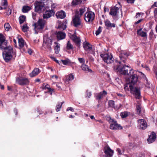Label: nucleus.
Segmentation results:
<instances>
[{
    "label": "nucleus",
    "mask_w": 157,
    "mask_h": 157,
    "mask_svg": "<svg viewBox=\"0 0 157 157\" xmlns=\"http://www.w3.org/2000/svg\"><path fill=\"white\" fill-rule=\"evenodd\" d=\"M56 16L58 18L63 19L66 17L65 12L63 11H58L56 13Z\"/></svg>",
    "instance_id": "obj_22"
},
{
    "label": "nucleus",
    "mask_w": 157,
    "mask_h": 157,
    "mask_svg": "<svg viewBox=\"0 0 157 157\" xmlns=\"http://www.w3.org/2000/svg\"><path fill=\"white\" fill-rule=\"evenodd\" d=\"M69 110H70L72 112H73L74 111V109L71 107H68L67 108V111H68Z\"/></svg>",
    "instance_id": "obj_53"
},
{
    "label": "nucleus",
    "mask_w": 157,
    "mask_h": 157,
    "mask_svg": "<svg viewBox=\"0 0 157 157\" xmlns=\"http://www.w3.org/2000/svg\"><path fill=\"white\" fill-rule=\"evenodd\" d=\"M126 83L124 85V89L125 91L128 90V78H126Z\"/></svg>",
    "instance_id": "obj_51"
},
{
    "label": "nucleus",
    "mask_w": 157,
    "mask_h": 157,
    "mask_svg": "<svg viewBox=\"0 0 157 157\" xmlns=\"http://www.w3.org/2000/svg\"><path fill=\"white\" fill-rule=\"evenodd\" d=\"M83 47L86 51H90L92 49V45L88 42L83 43Z\"/></svg>",
    "instance_id": "obj_26"
},
{
    "label": "nucleus",
    "mask_w": 157,
    "mask_h": 157,
    "mask_svg": "<svg viewBox=\"0 0 157 157\" xmlns=\"http://www.w3.org/2000/svg\"><path fill=\"white\" fill-rule=\"evenodd\" d=\"M82 70L86 72H89L92 73V71L90 69L89 67L85 64H82L81 65Z\"/></svg>",
    "instance_id": "obj_27"
},
{
    "label": "nucleus",
    "mask_w": 157,
    "mask_h": 157,
    "mask_svg": "<svg viewBox=\"0 0 157 157\" xmlns=\"http://www.w3.org/2000/svg\"><path fill=\"white\" fill-rule=\"evenodd\" d=\"M100 56L104 61L108 64L112 63L114 60L112 56L108 54H102Z\"/></svg>",
    "instance_id": "obj_8"
},
{
    "label": "nucleus",
    "mask_w": 157,
    "mask_h": 157,
    "mask_svg": "<svg viewBox=\"0 0 157 157\" xmlns=\"http://www.w3.org/2000/svg\"><path fill=\"white\" fill-rule=\"evenodd\" d=\"M92 94L91 92L90 91L88 90H87L86 91V97L90 98Z\"/></svg>",
    "instance_id": "obj_48"
},
{
    "label": "nucleus",
    "mask_w": 157,
    "mask_h": 157,
    "mask_svg": "<svg viewBox=\"0 0 157 157\" xmlns=\"http://www.w3.org/2000/svg\"><path fill=\"white\" fill-rule=\"evenodd\" d=\"M52 40L50 38H47L46 40L44 39L43 46L45 49L51 50L52 49L51 45H52Z\"/></svg>",
    "instance_id": "obj_11"
},
{
    "label": "nucleus",
    "mask_w": 157,
    "mask_h": 157,
    "mask_svg": "<svg viewBox=\"0 0 157 157\" xmlns=\"http://www.w3.org/2000/svg\"><path fill=\"white\" fill-rule=\"evenodd\" d=\"M57 39L58 40H61L64 39L66 36L65 33L62 32H58L57 34Z\"/></svg>",
    "instance_id": "obj_23"
},
{
    "label": "nucleus",
    "mask_w": 157,
    "mask_h": 157,
    "mask_svg": "<svg viewBox=\"0 0 157 157\" xmlns=\"http://www.w3.org/2000/svg\"><path fill=\"white\" fill-rule=\"evenodd\" d=\"M106 119L107 121H108L109 122L110 124L114 122V119H112L109 116H107L106 117Z\"/></svg>",
    "instance_id": "obj_42"
},
{
    "label": "nucleus",
    "mask_w": 157,
    "mask_h": 157,
    "mask_svg": "<svg viewBox=\"0 0 157 157\" xmlns=\"http://www.w3.org/2000/svg\"><path fill=\"white\" fill-rule=\"evenodd\" d=\"M78 60L80 63L82 64H85V60L84 58H79L78 59Z\"/></svg>",
    "instance_id": "obj_50"
},
{
    "label": "nucleus",
    "mask_w": 157,
    "mask_h": 157,
    "mask_svg": "<svg viewBox=\"0 0 157 157\" xmlns=\"http://www.w3.org/2000/svg\"><path fill=\"white\" fill-rule=\"evenodd\" d=\"M79 16V12L76 11L75 12V16L73 17L72 23L73 25L75 27H77L81 26L82 27L83 26L82 24L81 23V20Z\"/></svg>",
    "instance_id": "obj_4"
},
{
    "label": "nucleus",
    "mask_w": 157,
    "mask_h": 157,
    "mask_svg": "<svg viewBox=\"0 0 157 157\" xmlns=\"http://www.w3.org/2000/svg\"><path fill=\"white\" fill-rule=\"evenodd\" d=\"M70 38L75 43L76 46L80 48L81 40L79 37H78L75 34H71Z\"/></svg>",
    "instance_id": "obj_13"
},
{
    "label": "nucleus",
    "mask_w": 157,
    "mask_h": 157,
    "mask_svg": "<svg viewBox=\"0 0 157 157\" xmlns=\"http://www.w3.org/2000/svg\"><path fill=\"white\" fill-rule=\"evenodd\" d=\"M95 17L94 13L90 11L86 13L84 15V20L86 22L93 21Z\"/></svg>",
    "instance_id": "obj_7"
},
{
    "label": "nucleus",
    "mask_w": 157,
    "mask_h": 157,
    "mask_svg": "<svg viewBox=\"0 0 157 157\" xmlns=\"http://www.w3.org/2000/svg\"><path fill=\"white\" fill-rule=\"evenodd\" d=\"M31 9V8L29 6H24L22 7V11L23 13H27Z\"/></svg>",
    "instance_id": "obj_34"
},
{
    "label": "nucleus",
    "mask_w": 157,
    "mask_h": 157,
    "mask_svg": "<svg viewBox=\"0 0 157 157\" xmlns=\"http://www.w3.org/2000/svg\"><path fill=\"white\" fill-rule=\"evenodd\" d=\"M101 26H99L97 30L96 31L95 34L96 35L98 36L99 35L101 32Z\"/></svg>",
    "instance_id": "obj_47"
},
{
    "label": "nucleus",
    "mask_w": 157,
    "mask_h": 157,
    "mask_svg": "<svg viewBox=\"0 0 157 157\" xmlns=\"http://www.w3.org/2000/svg\"><path fill=\"white\" fill-rule=\"evenodd\" d=\"M53 89H52L50 87H49L48 90V91L47 92V93H49L50 92H51L52 91H53Z\"/></svg>",
    "instance_id": "obj_63"
},
{
    "label": "nucleus",
    "mask_w": 157,
    "mask_h": 157,
    "mask_svg": "<svg viewBox=\"0 0 157 157\" xmlns=\"http://www.w3.org/2000/svg\"><path fill=\"white\" fill-rule=\"evenodd\" d=\"M138 72L139 74V75H140L141 77L144 78L146 80V81L147 82V78L146 77V76L144 75V74L141 72L138 71Z\"/></svg>",
    "instance_id": "obj_49"
},
{
    "label": "nucleus",
    "mask_w": 157,
    "mask_h": 157,
    "mask_svg": "<svg viewBox=\"0 0 157 157\" xmlns=\"http://www.w3.org/2000/svg\"><path fill=\"white\" fill-rule=\"evenodd\" d=\"M117 151L119 153V154H121V151L120 149L117 148Z\"/></svg>",
    "instance_id": "obj_62"
},
{
    "label": "nucleus",
    "mask_w": 157,
    "mask_h": 157,
    "mask_svg": "<svg viewBox=\"0 0 157 157\" xmlns=\"http://www.w3.org/2000/svg\"><path fill=\"white\" fill-rule=\"evenodd\" d=\"M107 92L106 91L103 90L102 92L96 94L95 96V98L98 101V102H99V101L102 99L104 96L107 95Z\"/></svg>",
    "instance_id": "obj_17"
},
{
    "label": "nucleus",
    "mask_w": 157,
    "mask_h": 157,
    "mask_svg": "<svg viewBox=\"0 0 157 157\" xmlns=\"http://www.w3.org/2000/svg\"><path fill=\"white\" fill-rule=\"evenodd\" d=\"M109 128L110 129L113 130L121 129L122 128L121 125L118 124L117 121H115L110 124Z\"/></svg>",
    "instance_id": "obj_16"
},
{
    "label": "nucleus",
    "mask_w": 157,
    "mask_h": 157,
    "mask_svg": "<svg viewBox=\"0 0 157 157\" xmlns=\"http://www.w3.org/2000/svg\"><path fill=\"white\" fill-rule=\"evenodd\" d=\"M7 13L8 14H10L11 13H12V10L10 8H7Z\"/></svg>",
    "instance_id": "obj_60"
},
{
    "label": "nucleus",
    "mask_w": 157,
    "mask_h": 157,
    "mask_svg": "<svg viewBox=\"0 0 157 157\" xmlns=\"http://www.w3.org/2000/svg\"><path fill=\"white\" fill-rule=\"evenodd\" d=\"M120 116L122 118H126L128 116V112L124 111L121 112L120 113Z\"/></svg>",
    "instance_id": "obj_39"
},
{
    "label": "nucleus",
    "mask_w": 157,
    "mask_h": 157,
    "mask_svg": "<svg viewBox=\"0 0 157 157\" xmlns=\"http://www.w3.org/2000/svg\"><path fill=\"white\" fill-rule=\"evenodd\" d=\"M134 71L132 69L130 70L129 72V74H128V75L130 76H132V75H136V74H134Z\"/></svg>",
    "instance_id": "obj_52"
},
{
    "label": "nucleus",
    "mask_w": 157,
    "mask_h": 157,
    "mask_svg": "<svg viewBox=\"0 0 157 157\" xmlns=\"http://www.w3.org/2000/svg\"><path fill=\"white\" fill-rule=\"evenodd\" d=\"M27 52L29 55H31L32 53V51L30 49H28Z\"/></svg>",
    "instance_id": "obj_59"
},
{
    "label": "nucleus",
    "mask_w": 157,
    "mask_h": 157,
    "mask_svg": "<svg viewBox=\"0 0 157 157\" xmlns=\"http://www.w3.org/2000/svg\"><path fill=\"white\" fill-rule=\"evenodd\" d=\"M116 94L118 96L122 97L123 98H124V96H125L124 95H123V94H120L119 93H117Z\"/></svg>",
    "instance_id": "obj_58"
},
{
    "label": "nucleus",
    "mask_w": 157,
    "mask_h": 157,
    "mask_svg": "<svg viewBox=\"0 0 157 157\" xmlns=\"http://www.w3.org/2000/svg\"><path fill=\"white\" fill-rule=\"evenodd\" d=\"M0 6V10L6 9L8 6L7 0H2Z\"/></svg>",
    "instance_id": "obj_25"
},
{
    "label": "nucleus",
    "mask_w": 157,
    "mask_h": 157,
    "mask_svg": "<svg viewBox=\"0 0 157 157\" xmlns=\"http://www.w3.org/2000/svg\"><path fill=\"white\" fill-rule=\"evenodd\" d=\"M4 28L7 31H9L10 29L11 28L9 24L8 23H6L5 24Z\"/></svg>",
    "instance_id": "obj_41"
},
{
    "label": "nucleus",
    "mask_w": 157,
    "mask_h": 157,
    "mask_svg": "<svg viewBox=\"0 0 157 157\" xmlns=\"http://www.w3.org/2000/svg\"><path fill=\"white\" fill-rule=\"evenodd\" d=\"M130 78H128V84L131 85L129 86L131 92L135 95L136 98L139 99L140 96V90L139 88L134 87L132 86V85H134L136 84L137 81L138 77L136 75H132L129 77Z\"/></svg>",
    "instance_id": "obj_3"
},
{
    "label": "nucleus",
    "mask_w": 157,
    "mask_h": 157,
    "mask_svg": "<svg viewBox=\"0 0 157 157\" xmlns=\"http://www.w3.org/2000/svg\"><path fill=\"white\" fill-rule=\"evenodd\" d=\"M64 103V102H62L61 104H59L57 105L56 106V110L57 112H58L60 110V109L61 107L62 104Z\"/></svg>",
    "instance_id": "obj_44"
},
{
    "label": "nucleus",
    "mask_w": 157,
    "mask_h": 157,
    "mask_svg": "<svg viewBox=\"0 0 157 157\" xmlns=\"http://www.w3.org/2000/svg\"><path fill=\"white\" fill-rule=\"evenodd\" d=\"M138 127L139 128L144 129L147 127V124L145 121L143 119H140L137 121Z\"/></svg>",
    "instance_id": "obj_14"
},
{
    "label": "nucleus",
    "mask_w": 157,
    "mask_h": 157,
    "mask_svg": "<svg viewBox=\"0 0 157 157\" xmlns=\"http://www.w3.org/2000/svg\"><path fill=\"white\" fill-rule=\"evenodd\" d=\"M44 2H38L35 3V10L36 12L41 10L42 9H44Z\"/></svg>",
    "instance_id": "obj_15"
},
{
    "label": "nucleus",
    "mask_w": 157,
    "mask_h": 157,
    "mask_svg": "<svg viewBox=\"0 0 157 157\" xmlns=\"http://www.w3.org/2000/svg\"><path fill=\"white\" fill-rule=\"evenodd\" d=\"M140 13H136V18H139L140 16Z\"/></svg>",
    "instance_id": "obj_61"
},
{
    "label": "nucleus",
    "mask_w": 157,
    "mask_h": 157,
    "mask_svg": "<svg viewBox=\"0 0 157 157\" xmlns=\"http://www.w3.org/2000/svg\"><path fill=\"white\" fill-rule=\"evenodd\" d=\"M142 19H141L140 20H139L138 21L135 22V24L136 25L137 24H138L140 22L142 21Z\"/></svg>",
    "instance_id": "obj_64"
},
{
    "label": "nucleus",
    "mask_w": 157,
    "mask_h": 157,
    "mask_svg": "<svg viewBox=\"0 0 157 157\" xmlns=\"http://www.w3.org/2000/svg\"><path fill=\"white\" fill-rule=\"evenodd\" d=\"M26 17L25 15H22L19 17V21L20 24L23 23L26 21Z\"/></svg>",
    "instance_id": "obj_33"
},
{
    "label": "nucleus",
    "mask_w": 157,
    "mask_h": 157,
    "mask_svg": "<svg viewBox=\"0 0 157 157\" xmlns=\"http://www.w3.org/2000/svg\"><path fill=\"white\" fill-rule=\"evenodd\" d=\"M105 26L107 29L111 28L112 27H115V24L114 23H111L109 20H106L105 22Z\"/></svg>",
    "instance_id": "obj_24"
},
{
    "label": "nucleus",
    "mask_w": 157,
    "mask_h": 157,
    "mask_svg": "<svg viewBox=\"0 0 157 157\" xmlns=\"http://www.w3.org/2000/svg\"><path fill=\"white\" fill-rule=\"evenodd\" d=\"M66 49L68 50L73 49V45L70 43V41H68L67 44Z\"/></svg>",
    "instance_id": "obj_35"
},
{
    "label": "nucleus",
    "mask_w": 157,
    "mask_h": 157,
    "mask_svg": "<svg viewBox=\"0 0 157 157\" xmlns=\"http://www.w3.org/2000/svg\"><path fill=\"white\" fill-rule=\"evenodd\" d=\"M36 111L40 114L42 113V112L39 108H37L36 109Z\"/></svg>",
    "instance_id": "obj_57"
},
{
    "label": "nucleus",
    "mask_w": 157,
    "mask_h": 157,
    "mask_svg": "<svg viewBox=\"0 0 157 157\" xmlns=\"http://www.w3.org/2000/svg\"><path fill=\"white\" fill-rule=\"evenodd\" d=\"M13 111L15 114V115L17 116V115L18 112V110L16 108H15L14 109Z\"/></svg>",
    "instance_id": "obj_54"
},
{
    "label": "nucleus",
    "mask_w": 157,
    "mask_h": 157,
    "mask_svg": "<svg viewBox=\"0 0 157 157\" xmlns=\"http://www.w3.org/2000/svg\"><path fill=\"white\" fill-rule=\"evenodd\" d=\"M66 25H65L63 24H59L58 26V28L60 30H64L66 29Z\"/></svg>",
    "instance_id": "obj_38"
},
{
    "label": "nucleus",
    "mask_w": 157,
    "mask_h": 157,
    "mask_svg": "<svg viewBox=\"0 0 157 157\" xmlns=\"http://www.w3.org/2000/svg\"><path fill=\"white\" fill-rule=\"evenodd\" d=\"M55 12L53 10H46L43 15V18L44 19H47L50 18L52 16H54Z\"/></svg>",
    "instance_id": "obj_12"
},
{
    "label": "nucleus",
    "mask_w": 157,
    "mask_h": 157,
    "mask_svg": "<svg viewBox=\"0 0 157 157\" xmlns=\"http://www.w3.org/2000/svg\"><path fill=\"white\" fill-rule=\"evenodd\" d=\"M51 58L52 59H53L57 63L59 64V61L58 60L56 59V58H55L54 57H51Z\"/></svg>",
    "instance_id": "obj_56"
},
{
    "label": "nucleus",
    "mask_w": 157,
    "mask_h": 157,
    "mask_svg": "<svg viewBox=\"0 0 157 157\" xmlns=\"http://www.w3.org/2000/svg\"><path fill=\"white\" fill-rule=\"evenodd\" d=\"M120 58L121 60V61L118 62L117 60H116L115 62L119 63V65L118 64L117 65H115L113 66L114 70L116 72H119L121 74L123 75H128L127 70H125L126 67H128V65L126 64H124L123 67H121V64L122 62L124 63H126L127 59L128 58V54L127 52L125 53L122 54L120 56Z\"/></svg>",
    "instance_id": "obj_2"
},
{
    "label": "nucleus",
    "mask_w": 157,
    "mask_h": 157,
    "mask_svg": "<svg viewBox=\"0 0 157 157\" xmlns=\"http://www.w3.org/2000/svg\"><path fill=\"white\" fill-rule=\"evenodd\" d=\"M121 6L119 3L116 4L114 7L111 8L109 13L111 15L115 16L117 13H118L119 10H121Z\"/></svg>",
    "instance_id": "obj_10"
},
{
    "label": "nucleus",
    "mask_w": 157,
    "mask_h": 157,
    "mask_svg": "<svg viewBox=\"0 0 157 157\" xmlns=\"http://www.w3.org/2000/svg\"><path fill=\"white\" fill-rule=\"evenodd\" d=\"M74 78V75L72 74H70L66 76L65 79L66 81L69 82L71 81Z\"/></svg>",
    "instance_id": "obj_31"
},
{
    "label": "nucleus",
    "mask_w": 157,
    "mask_h": 157,
    "mask_svg": "<svg viewBox=\"0 0 157 157\" xmlns=\"http://www.w3.org/2000/svg\"><path fill=\"white\" fill-rule=\"evenodd\" d=\"M81 1V0H73L71 2V6H75L80 5L82 3Z\"/></svg>",
    "instance_id": "obj_32"
},
{
    "label": "nucleus",
    "mask_w": 157,
    "mask_h": 157,
    "mask_svg": "<svg viewBox=\"0 0 157 157\" xmlns=\"http://www.w3.org/2000/svg\"><path fill=\"white\" fill-rule=\"evenodd\" d=\"M136 111L137 113L140 115H142L144 113V110L142 107L141 103L140 102H138L136 105Z\"/></svg>",
    "instance_id": "obj_18"
},
{
    "label": "nucleus",
    "mask_w": 157,
    "mask_h": 157,
    "mask_svg": "<svg viewBox=\"0 0 157 157\" xmlns=\"http://www.w3.org/2000/svg\"><path fill=\"white\" fill-rule=\"evenodd\" d=\"M7 40L6 37L0 33V44L2 43V42Z\"/></svg>",
    "instance_id": "obj_37"
},
{
    "label": "nucleus",
    "mask_w": 157,
    "mask_h": 157,
    "mask_svg": "<svg viewBox=\"0 0 157 157\" xmlns=\"http://www.w3.org/2000/svg\"><path fill=\"white\" fill-rule=\"evenodd\" d=\"M79 10V11H78L79 12V16L80 17L82 15L86 10L85 8H80Z\"/></svg>",
    "instance_id": "obj_40"
},
{
    "label": "nucleus",
    "mask_w": 157,
    "mask_h": 157,
    "mask_svg": "<svg viewBox=\"0 0 157 157\" xmlns=\"http://www.w3.org/2000/svg\"><path fill=\"white\" fill-rule=\"evenodd\" d=\"M42 87L43 90H45L50 87V86L47 83H44L43 84Z\"/></svg>",
    "instance_id": "obj_36"
},
{
    "label": "nucleus",
    "mask_w": 157,
    "mask_h": 157,
    "mask_svg": "<svg viewBox=\"0 0 157 157\" xmlns=\"http://www.w3.org/2000/svg\"><path fill=\"white\" fill-rule=\"evenodd\" d=\"M20 49L22 52H26L28 49V46L26 44H25V45L24 47H22L20 48Z\"/></svg>",
    "instance_id": "obj_45"
},
{
    "label": "nucleus",
    "mask_w": 157,
    "mask_h": 157,
    "mask_svg": "<svg viewBox=\"0 0 157 157\" xmlns=\"http://www.w3.org/2000/svg\"><path fill=\"white\" fill-rule=\"evenodd\" d=\"M109 107L114 108L115 109H118L121 106V104L119 105V106L117 107L114 106V101L113 100H109L108 102Z\"/></svg>",
    "instance_id": "obj_20"
},
{
    "label": "nucleus",
    "mask_w": 157,
    "mask_h": 157,
    "mask_svg": "<svg viewBox=\"0 0 157 157\" xmlns=\"http://www.w3.org/2000/svg\"><path fill=\"white\" fill-rule=\"evenodd\" d=\"M154 16L157 18V8L155 9L154 11Z\"/></svg>",
    "instance_id": "obj_55"
},
{
    "label": "nucleus",
    "mask_w": 157,
    "mask_h": 157,
    "mask_svg": "<svg viewBox=\"0 0 157 157\" xmlns=\"http://www.w3.org/2000/svg\"><path fill=\"white\" fill-rule=\"evenodd\" d=\"M29 27L26 24L24 25L22 28V30L24 32H26L28 31Z\"/></svg>",
    "instance_id": "obj_46"
},
{
    "label": "nucleus",
    "mask_w": 157,
    "mask_h": 157,
    "mask_svg": "<svg viewBox=\"0 0 157 157\" xmlns=\"http://www.w3.org/2000/svg\"><path fill=\"white\" fill-rule=\"evenodd\" d=\"M62 62L63 63L64 65H67L71 63L70 60L68 59L64 60H62Z\"/></svg>",
    "instance_id": "obj_43"
},
{
    "label": "nucleus",
    "mask_w": 157,
    "mask_h": 157,
    "mask_svg": "<svg viewBox=\"0 0 157 157\" xmlns=\"http://www.w3.org/2000/svg\"><path fill=\"white\" fill-rule=\"evenodd\" d=\"M137 33L138 35L142 37H146L147 36L146 32L143 30L142 29L137 30Z\"/></svg>",
    "instance_id": "obj_29"
},
{
    "label": "nucleus",
    "mask_w": 157,
    "mask_h": 157,
    "mask_svg": "<svg viewBox=\"0 0 157 157\" xmlns=\"http://www.w3.org/2000/svg\"><path fill=\"white\" fill-rule=\"evenodd\" d=\"M18 43L20 48L22 47H24L25 45V44H26L25 43H24V41L22 38L18 39Z\"/></svg>",
    "instance_id": "obj_30"
},
{
    "label": "nucleus",
    "mask_w": 157,
    "mask_h": 157,
    "mask_svg": "<svg viewBox=\"0 0 157 157\" xmlns=\"http://www.w3.org/2000/svg\"><path fill=\"white\" fill-rule=\"evenodd\" d=\"M54 44L56 45L54 46V48L55 53L57 54H59L60 50V44L56 42H55Z\"/></svg>",
    "instance_id": "obj_28"
},
{
    "label": "nucleus",
    "mask_w": 157,
    "mask_h": 157,
    "mask_svg": "<svg viewBox=\"0 0 157 157\" xmlns=\"http://www.w3.org/2000/svg\"><path fill=\"white\" fill-rule=\"evenodd\" d=\"M156 135L155 133L152 132L149 136L147 140L148 144H150L154 142L156 139Z\"/></svg>",
    "instance_id": "obj_19"
},
{
    "label": "nucleus",
    "mask_w": 157,
    "mask_h": 157,
    "mask_svg": "<svg viewBox=\"0 0 157 157\" xmlns=\"http://www.w3.org/2000/svg\"><path fill=\"white\" fill-rule=\"evenodd\" d=\"M46 23V21L45 20L39 18L36 23H35L33 24V26L34 27L35 30L42 29L44 28Z\"/></svg>",
    "instance_id": "obj_5"
},
{
    "label": "nucleus",
    "mask_w": 157,
    "mask_h": 157,
    "mask_svg": "<svg viewBox=\"0 0 157 157\" xmlns=\"http://www.w3.org/2000/svg\"><path fill=\"white\" fill-rule=\"evenodd\" d=\"M40 72V71L39 68H35L29 74V76L31 77H33L38 75Z\"/></svg>",
    "instance_id": "obj_21"
},
{
    "label": "nucleus",
    "mask_w": 157,
    "mask_h": 157,
    "mask_svg": "<svg viewBox=\"0 0 157 157\" xmlns=\"http://www.w3.org/2000/svg\"><path fill=\"white\" fill-rule=\"evenodd\" d=\"M103 151L105 154L104 157H112L114 153L113 151L108 145L104 147Z\"/></svg>",
    "instance_id": "obj_9"
},
{
    "label": "nucleus",
    "mask_w": 157,
    "mask_h": 157,
    "mask_svg": "<svg viewBox=\"0 0 157 157\" xmlns=\"http://www.w3.org/2000/svg\"><path fill=\"white\" fill-rule=\"evenodd\" d=\"M8 41L7 40L0 44V49L2 50H4L2 52V56L6 62H9L14 57L16 56V53L13 52V47L10 45L8 46Z\"/></svg>",
    "instance_id": "obj_1"
},
{
    "label": "nucleus",
    "mask_w": 157,
    "mask_h": 157,
    "mask_svg": "<svg viewBox=\"0 0 157 157\" xmlns=\"http://www.w3.org/2000/svg\"><path fill=\"white\" fill-rule=\"evenodd\" d=\"M16 82L20 86H26L29 84L30 81L27 78L20 76L16 78Z\"/></svg>",
    "instance_id": "obj_6"
}]
</instances>
